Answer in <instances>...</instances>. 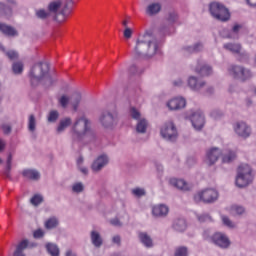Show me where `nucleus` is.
<instances>
[{
    "instance_id": "obj_19",
    "label": "nucleus",
    "mask_w": 256,
    "mask_h": 256,
    "mask_svg": "<svg viewBox=\"0 0 256 256\" xmlns=\"http://www.w3.org/2000/svg\"><path fill=\"white\" fill-rule=\"evenodd\" d=\"M170 185H172V187H176V189H180V191H191V186L182 179L172 178L170 179Z\"/></svg>"
},
{
    "instance_id": "obj_47",
    "label": "nucleus",
    "mask_w": 256,
    "mask_h": 256,
    "mask_svg": "<svg viewBox=\"0 0 256 256\" xmlns=\"http://www.w3.org/2000/svg\"><path fill=\"white\" fill-rule=\"evenodd\" d=\"M231 213L232 215H243V213H245V208L243 206H232Z\"/></svg>"
},
{
    "instance_id": "obj_41",
    "label": "nucleus",
    "mask_w": 256,
    "mask_h": 256,
    "mask_svg": "<svg viewBox=\"0 0 256 256\" xmlns=\"http://www.w3.org/2000/svg\"><path fill=\"white\" fill-rule=\"evenodd\" d=\"M36 127H37V121L35 120V115L31 114L28 120V131L33 133L35 132Z\"/></svg>"
},
{
    "instance_id": "obj_33",
    "label": "nucleus",
    "mask_w": 256,
    "mask_h": 256,
    "mask_svg": "<svg viewBox=\"0 0 256 256\" xmlns=\"http://www.w3.org/2000/svg\"><path fill=\"white\" fill-rule=\"evenodd\" d=\"M224 49L236 55L241 54V44L227 43V44H224Z\"/></svg>"
},
{
    "instance_id": "obj_7",
    "label": "nucleus",
    "mask_w": 256,
    "mask_h": 256,
    "mask_svg": "<svg viewBox=\"0 0 256 256\" xmlns=\"http://www.w3.org/2000/svg\"><path fill=\"white\" fill-rule=\"evenodd\" d=\"M98 121L103 129H113L117 125V112L103 110L100 113Z\"/></svg>"
},
{
    "instance_id": "obj_10",
    "label": "nucleus",
    "mask_w": 256,
    "mask_h": 256,
    "mask_svg": "<svg viewBox=\"0 0 256 256\" xmlns=\"http://www.w3.org/2000/svg\"><path fill=\"white\" fill-rule=\"evenodd\" d=\"M206 239L207 241H210V243L216 245V247H220V249H229V247H231V240H229L227 235L221 232H216Z\"/></svg>"
},
{
    "instance_id": "obj_58",
    "label": "nucleus",
    "mask_w": 256,
    "mask_h": 256,
    "mask_svg": "<svg viewBox=\"0 0 256 256\" xmlns=\"http://www.w3.org/2000/svg\"><path fill=\"white\" fill-rule=\"evenodd\" d=\"M241 29H243V25L241 24H235L232 27V33H234L235 35H237L239 33V31H241Z\"/></svg>"
},
{
    "instance_id": "obj_40",
    "label": "nucleus",
    "mask_w": 256,
    "mask_h": 256,
    "mask_svg": "<svg viewBox=\"0 0 256 256\" xmlns=\"http://www.w3.org/2000/svg\"><path fill=\"white\" fill-rule=\"evenodd\" d=\"M129 113H130V117L135 121H139L143 119V117H141V112L135 107H130Z\"/></svg>"
},
{
    "instance_id": "obj_44",
    "label": "nucleus",
    "mask_w": 256,
    "mask_h": 256,
    "mask_svg": "<svg viewBox=\"0 0 256 256\" xmlns=\"http://www.w3.org/2000/svg\"><path fill=\"white\" fill-rule=\"evenodd\" d=\"M177 19H179V16L177 15V12L170 11L167 16V21L170 23V25H173L174 23H177Z\"/></svg>"
},
{
    "instance_id": "obj_42",
    "label": "nucleus",
    "mask_w": 256,
    "mask_h": 256,
    "mask_svg": "<svg viewBox=\"0 0 256 256\" xmlns=\"http://www.w3.org/2000/svg\"><path fill=\"white\" fill-rule=\"evenodd\" d=\"M72 106L74 111H77V107H79V104L81 103V94L76 93L72 96Z\"/></svg>"
},
{
    "instance_id": "obj_14",
    "label": "nucleus",
    "mask_w": 256,
    "mask_h": 256,
    "mask_svg": "<svg viewBox=\"0 0 256 256\" xmlns=\"http://www.w3.org/2000/svg\"><path fill=\"white\" fill-rule=\"evenodd\" d=\"M109 164V156L106 154H101L100 156L97 157L96 160L91 165L92 171L95 173H99L103 167H106Z\"/></svg>"
},
{
    "instance_id": "obj_9",
    "label": "nucleus",
    "mask_w": 256,
    "mask_h": 256,
    "mask_svg": "<svg viewBox=\"0 0 256 256\" xmlns=\"http://www.w3.org/2000/svg\"><path fill=\"white\" fill-rule=\"evenodd\" d=\"M230 75L234 77V79H239L240 81H249L251 77H253V73L251 70L238 65H233L228 69Z\"/></svg>"
},
{
    "instance_id": "obj_17",
    "label": "nucleus",
    "mask_w": 256,
    "mask_h": 256,
    "mask_svg": "<svg viewBox=\"0 0 256 256\" xmlns=\"http://www.w3.org/2000/svg\"><path fill=\"white\" fill-rule=\"evenodd\" d=\"M219 157H221V150L217 147L211 148L206 153V162L208 165H215L219 161Z\"/></svg>"
},
{
    "instance_id": "obj_27",
    "label": "nucleus",
    "mask_w": 256,
    "mask_h": 256,
    "mask_svg": "<svg viewBox=\"0 0 256 256\" xmlns=\"http://www.w3.org/2000/svg\"><path fill=\"white\" fill-rule=\"evenodd\" d=\"M90 239L92 242V245H94V247H97L99 249V247H101V245H103V238H101V234H99V232L93 230L90 233Z\"/></svg>"
},
{
    "instance_id": "obj_52",
    "label": "nucleus",
    "mask_w": 256,
    "mask_h": 256,
    "mask_svg": "<svg viewBox=\"0 0 256 256\" xmlns=\"http://www.w3.org/2000/svg\"><path fill=\"white\" fill-rule=\"evenodd\" d=\"M37 18L38 19H47L49 16V12L45 11V10H38L36 12Z\"/></svg>"
},
{
    "instance_id": "obj_45",
    "label": "nucleus",
    "mask_w": 256,
    "mask_h": 256,
    "mask_svg": "<svg viewBox=\"0 0 256 256\" xmlns=\"http://www.w3.org/2000/svg\"><path fill=\"white\" fill-rule=\"evenodd\" d=\"M59 119V112L57 110L50 111L48 115V122L49 123H55Z\"/></svg>"
},
{
    "instance_id": "obj_31",
    "label": "nucleus",
    "mask_w": 256,
    "mask_h": 256,
    "mask_svg": "<svg viewBox=\"0 0 256 256\" xmlns=\"http://www.w3.org/2000/svg\"><path fill=\"white\" fill-rule=\"evenodd\" d=\"M196 73H199L202 75V77H209V75H212L213 73V68L207 64H204L200 68H196Z\"/></svg>"
},
{
    "instance_id": "obj_28",
    "label": "nucleus",
    "mask_w": 256,
    "mask_h": 256,
    "mask_svg": "<svg viewBox=\"0 0 256 256\" xmlns=\"http://www.w3.org/2000/svg\"><path fill=\"white\" fill-rule=\"evenodd\" d=\"M183 51L186 55H191V53H199V51H203V44L200 42H197L193 46L184 47Z\"/></svg>"
},
{
    "instance_id": "obj_1",
    "label": "nucleus",
    "mask_w": 256,
    "mask_h": 256,
    "mask_svg": "<svg viewBox=\"0 0 256 256\" xmlns=\"http://www.w3.org/2000/svg\"><path fill=\"white\" fill-rule=\"evenodd\" d=\"M159 40L152 33L145 32L138 36L134 48L135 56L140 59H150L159 53Z\"/></svg>"
},
{
    "instance_id": "obj_57",
    "label": "nucleus",
    "mask_w": 256,
    "mask_h": 256,
    "mask_svg": "<svg viewBox=\"0 0 256 256\" xmlns=\"http://www.w3.org/2000/svg\"><path fill=\"white\" fill-rule=\"evenodd\" d=\"M2 130H3V133H4L5 135H9V133H11V131H12L11 125H9V124H3V125H2Z\"/></svg>"
},
{
    "instance_id": "obj_16",
    "label": "nucleus",
    "mask_w": 256,
    "mask_h": 256,
    "mask_svg": "<svg viewBox=\"0 0 256 256\" xmlns=\"http://www.w3.org/2000/svg\"><path fill=\"white\" fill-rule=\"evenodd\" d=\"M187 85L192 91H201L207 83L203 80H199L196 76H189L187 79Z\"/></svg>"
},
{
    "instance_id": "obj_20",
    "label": "nucleus",
    "mask_w": 256,
    "mask_h": 256,
    "mask_svg": "<svg viewBox=\"0 0 256 256\" xmlns=\"http://www.w3.org/2000/svg\"><path fill=\"white\" fill-rule=\"evenodd\" d=\"M0 32L3 33V35H6V37H17V35H19V32H17L13 26L5 23H0Z\"/></svg>"
},
{
    "instance_id": "obj_26",
    "label": "nucleus",
    "mask_w": 256,
    "mask_h": 256,
    "mask_svg": "<svg viewBox=\"0 0 256 256\" xmlns=\"http://www.w3.org/2000/svg\"><path fill=\"white\" fill-rule=\"evenodd\" d=\"M29 247V240L24 239L22 240L17 246L13 253V256H26L25 249Z\"/></svg>"
},
{
    "instance_id": "obj_62",
    "label": "nucleus",
    "mask_w": 256,
    "mask_h": 256,
    "mask_svg": "<svg viewBox=\"0 0 256 256\" xmlns=\"http://www.w3.org/2000/svg\"><path fill=\"white\" fill-rule=\"evenodd\" d=\"M110 223L111 225H114V227H121V222L117 218L112 219Z\"/></svg>"
},
{
    "instance_id": "obj_30",
    "label": "nucleus",
    "mask_w": 256,
    "mask_h": 256,
    "mask_svg": "<svg viewBox=\"0 0 256 256\" xmlns=\"http://www.w3.org/2000/svg\"><path fill=\"white\" fill-rule=\"evenodd\" d=\"M61 5H63V0H54L49 3L48 11L57 15V13H59V9H61Z\"/></svg>"
},
{
    "instance_id": "obj_3",
    "label": "nucleus",
    "mask_w": 256,
    "mask_h": 256,
    "mask_svg": "<svg viewBox=\"0 0 256 256\" xmlns=\"http://www.w3.org/2000/svg\"><path fill=\"white\" fill-rule=\"evenodd\" d=\"M29 77L33 87H37L39 83H42L44 87H51L57 81L49 75V64L45 62L35 63L30 69Z\"/></svg>"
},
{
    "instance_id": "obj_21",
    "label": "nucleus",
    "mask_w": 256,
    "mask_h": 256,
    "mask_svg": "<svg viewBox=\"0 0 256 256\" xmlns=\"http://www.w3.org/2000/svg\"><path fill=\"white\" fill-rule=\"evenodd\" d=\"M168 213H169V207L163 204L154 206L152 209V215H154V217H167Z\"/></svg>"
},
{
    "instance_id": "obj_36",
    "label": "nucleus",
    "mask_w": 256,
    "mask_h": 256,
    "mask_svg": "<svg viewBox=\"0 0 256 256\" xmlns=\"http://www.w3.org/2000/svg\"><path fill=\"white\" fill-rule=\"evenodd\" d=\"M71 122V118H64L60 120V123L57 127V133H63V131H65V129L71 125Z\"/></svg>"
},
{
    "instance_id": "obj_64",
    "label": "nucleus",
    "mask_w": 256,
    "mask_h": 256,
    "mask_svg": "<svg viewBox=\"0 0 256 256\" xmlns=\"http://www.w3.org/2000/svg\"><path fill=\"white\" fill-rule=\"evenodd\" d=\"M246 2L250 7H256V0H246Z\"/></svg>"
},
{
    "instance_id": "obj_12",
    "label": "nucleus",
    "mask_w": 256,
    "mask_h": 256,
    "mask_svg": "<svg viewBox=\"0 0 256 256\" xmlns=\"http://www.w3.org/2000/svg\"><path fill=\"white\" fill-rule=\"evenodd\" d=\"M189 119L196 131H201L205 125V114L200 110L194 111L190 114Z\"/></svg>"
},
{
    "instance_id": "obj_24",
    "label": "nucleus",
    "mask_w": 256,
    "mask_h": 256,
    "mask_svg": "<svg viewBox=\"0 0 256 256\" xmlns=\"http://www.w3.org/2000/svg\"><path fill=\"white\" fill-rule=\"evenodd\" d=\"M138 238L142 245H144V247H147V249H151V247H153V239L151 238V236H149V234H147V232H139Z\"/></svg>"
},
{
    "instance_id": "obj_53",
    "label": "nucleus",
    "mask_w": 256,
    "mask_h": 256,
    "mask_svg": "<svg viewBox=\"0 0 256 256\" xmlns=\"http://www.w3.org/2000/svg\"><path fill=\"white\" fill-rule=\"evenodd\" d=\"M210 115L212 119H221L223 112L220 110H213Z\"/></svg>"
},
{
    "instance_id": "obj_56",
    "label": "nucleus",
    "mask_w": 256,
    "mask_h": 256,
    "mask_svg": "<svg viewBox=\"0 0 256 256\" xmlns=\"http://www.w3.org/2000/svg\"><path fill=\"white\" fill-rule=\"evenodd\" d=\"M11 169L12 166H6L4 171H3V175L4 177H6V179H11Z\"/></svg>"
},
{
    "instance_id": "obj_5",
    "label": "nucleus",
    "mask_w": 256,
    "mask_h": 256,
    "mask_svg": "<svg viewBox=\"0 0 256 256\" xmlns=\"http://www.w3.org/2000/svg\"><path fill=\"white\" fill-rule=\"evenodd\" d=\"M209 11L212 17L214 19H217V21H229L231 18V14L229 13V9L225 7V5L219 3V2H211L209 4Z\"/></svg>"
},
{
    "instance_id": "obj_46",
    "label": "nucleus",
    "mask_w": 256,
    "mask_h": 256,
    "mask_svg": "<svg viewBox=\"0 0 256 256\" xmlns=\"http://www.w3.org/2000/svg\"><path fill=\"white\" fill-rule=\"evenodd\" d=\"M84 190H85V186H83V183L81 182H77L72 186L73 193H83Z\"/></svg>"
},
{
    "instance_id": "obj_6",
    "label": "nucleus",
    "mask_w": 256,
    "mask_h": 256,
    "mask_svg": "<svg viewBox=\"0 0 256 256\" xmlns=\"http://www.w3.org/2000/svg\"><path fill=\"white\" fill-rule=\"evenodd\" d=\"M160 134L162 139H165V141H168L169 143H175L177 139L179 138V132L177 131V126H175V123L168 121L165 122L161 129Z\"/></svg>"
},
{
    "instance_id": "obj_59",
    "label": "nucleus",
    "mask_w": 256,
    "mask_h": 256,
    "mask_svg": "<svg viewBox=\"0 0 256 256\" xmlns=\"http://www.w3.org/2000/svg\"><path fill=\"white\" fill-rule=\"evenodd\" d=\"M173 85L174 87H183V85H185V82H183V79L178 78L173 81Z\"/></svg>"
},
{
    "instance_id": "obj_50",
    "label": "nucleus",
    "mask_w": 256,
    "mask_h": 256,
    "mask_svg": "<svg viewBox=\"0 0 256 256\" xmlns=\"http://www.w3.org/2000/svg\"><path fill=\"white\" fill-rule=\"evenodd\" d=\"M132 193L135 195V197H144L146 192L143 188H135L132 190Z\"/></svg>"
},
{
    "instance_id": "obj_60",
    "label": "nucleus",
    "mask_w": 256,
    "mask_h": 256,
    "mask_svg": "<svg viewBox=\"0 0 256 256\" xmlns=\"http://www.w3.org/2000/svg\"><path fill=\"white\" fill-rule=\"evenodd\" d=\"M6 166L13 167V155L12 154L8 155L7 160H6Z\"/></svg>"
},
{
    "instance_id": "obj_22",
    "label": "nucleus",
    "mask_w": 256,
    "mask_h": 256,
    "mask_svg": "<svg viewBox=\"0 0 256 256\" xmlns=\"http://www.w3.org/2000/svg\"><path fill=\"white\" fill-rule=\"evenodd\" d=\"M172 228L178 233H183L187 230V221L183 218H177L173 221Z\"/></svg>"
},
{
    "instance_id": "obj_23",
    "label": "nucleus",
    "mask_w": 256,
    "mask_h": 256,
    "mask_svg": "<svg viewBox=\"0 0 256 256\" xmlns=\"http://www.w3.org/2000/svg\"><path fill=\"white\" fill-rule=\"evenodd\" d=\"M161 3L159 2H154L151 3L146 7V15H149V17H153L155 15H158V13H161Z\"/></svg>"
},
{
    "instance_id": "obj_11",
    "label": "nucleus",
    "mask_w": 256,
    "mask_h": 256,
    "mask_svg": "<svg viewBox=\"0 0 256 256\" xmlns=\"http://www.w3.org/2000/svg\"><path fill=\"white\" fill-rule=\"evenodd\" d=\"M17 0H6V4L0 2V17L7 19L13 17V10L17 8Z\"/></svg>"
},
{
    "instance_id": "obj_4",
    "label": "nucleus",
    "mask_w": 256,
    "mask_h": 256,
    "mask_svg": "<svg viewBox=\"0 0 256 256\" xmlns=\"http://www.w3.org/2000/svg\"><path fill=\"white\" fill-rule=\"evenodd\" d=\"M253 183V170L248 164H242L238 167L235 184L240 189Z\"/></svg>"
},
{
    "instance_id": "obj_39",
    "label": "nucleus",
    "mask_w": 256,
    "mask_h": 256,
    "mask_svg": "<svg viewBox=\"0 0 256 256\" xmlns=\"http://www.w3.org/2000/svg\"><path fill=\"white\" fill-rule=\"evenodd\" d=\"M174 256H189V249L187 246H179L175 249Z\"/></svg>"
},
{
    "instance_id": "obj_49",
    "label": "nucleus",
    "mask_w": 256,
    "mask_h": 256,
    "mask_svg": "<svg viewBox=\"0 0 256 256\" xmlns=\"http://www.w3.org/2000/svg\"><path fill=\"white\" fill-rule=\"evenodd\" d=\"M223 224L226 225V227H229L230 229H234L235 223L229 219L227 216H222Z\"/></svg>"
},
{
    "instance_id": "obj_55",
    "label": "nucleus",
    "mask_w": 256,
    "mask_h": 256,
    "mask_svg": "<svg viewBox=\"0 0 256 256\" xmlns=\"http://www.w3.org/2000/svg\"><path fill=\"white\" fill-rule=\"evenodd\" d=\"M44 235H45V232H43V230H41V229H38V230L34 231V233H33L34 239H41V238H43Z\"/></svg>"
},
{
    "instance_id": "obj_48",
    "label": "nucleus",
    "mask_w": 256,
    "mask_h": 256,
    "mask_svg": "<svg viewBox=\"0 0 256 256\" xmlns=\"http://www.w3.org/2000/svg\"><path fill=\"white\" fill-rule=\"evenodd\" d=\"M59 104L63 109H66L67 105H69V97L67 95H62L59 99Z\"/></svg>"
},
{
    "instance_id": "obj_2",
    "label": "nucleus",
    "mask_w": 256,
    "mask_h": 256,
    "mask_svg": "<svg viewBox=\"0 0 256 256\" xmlns=\"http://www.w3.org/2000/svg\"><path fill=\"white\" fill-rule=\"evenodd\" d=\"M93 123L87 116L78 117L72 126V145L75 147L76 143H81L85 137L88 141H95L97 134L92 128Z\"/></svg>"
},
{
    "instance_id": "obj_25",
    "label": "nucleus",
    "mask_w": 256,
    "mask_h": 256,
    "mask_svg": "<svg viewBox=\"0 0 256 256\" xmlns=\"http://www.w3.org/2000/svg\"><path fill=\"white\" fill-rule=\"evenodd\" d=\"M74 3L73 0H65L63 7L58 14L62 15V17H69L73 11Z\"/></svg>"
},
{
    "instance_id": "obj_37",
    "label": "nucleus",
    "mask_w": 256,
    "mask_h": 256,
    "mask_svg": "<svg viewBox=\"0 0 256 256\" xmlns=\"http://www.w3.org/2000/svg\"><path fill=\"white\" fill-rule=\"evenodd\" d=\"M24 64L21 61L13 62L12 64V72L14 75H21L23 73Z\"/></svg>"
},
{
    "instance_id": "obj_15",
    "label": "nucleus",
    "mask_w": 256,
    "mask_h": 256,
    "mask_svg": "<svg viewBox=\"0 0 256 256\" xmlns=\"http://www.w3.org/2000/svg\"><path fill=\"white\" fill-rule=\"evenodd\" d=\"M187 105V100L183 97H176L167 102V107L170 111H179V109H184Z\"/></svg>"
},
{
    "instance_id": "obj_18",
    "label": "nucleus",
    "mask_w": 256,
    "mask_h": 256,
    "mask_svg": "<svg viewBox=\"0 0 256 256\" xmlns=\"http://www.w3.org/2000/svg\"><path fill=\"white\" fill-rule=\"evenodd\" d=\"M21 175L24 179H29L30 181H39L41 179V173L31 168L22 170Z\"/></svg>"
},
{
    "instance_id": "obj_29",
    "label": "nucleus",
    "mask_w": 256,
    "mask_h": 256,
    "mask_svg": "<svg viewBox=\"0 0 256 256\" xmlns=\"http://www.w3.org/2000/svg\"><path fill=\"white\" fill-rule=\"evenodd\" d=\"M148 127H149V122L147 121V119L142 118L137 121L136 132H138L140 134H145V133H147Z\"/></svg>"
},
{
    "instance_id": "obj_38",
    "label": "nucleus",
    "mask_w": 256,
    "mask_h": 256,
    "mask_svg": "<svg viewBox=\"0 0 256 256\" xmlns=\"http://www.w3.org/2000/svg\"><path fill=\"white\" fill-rule=\"evenodd\" d=\"M59 225V220L56 217L49 218L45 222L46 229H55Z\"/></svg>"
},
{
    "instance_id": "obj_61",
    "label": "nucleus",
    "mask_w": 256,
    "mask_h": 256,
    "mask_svg": "<svg viewBox=\"0 0 256 256\" xmlns=\"http://www.w3.org/2000/svg\"><path fill=\"white\" fill-rule=\"evenodd\" d=\"M213 93H215V88H213V86H207L205 94L206 95H213Z\"/></svg>"
},
{
    "instance_id": "obj_34",
    "label": "nucleus",
    "mask_w": 256,
    "mask_h": 256,
    "mask_svg": "<svg viewBox=\"0 0 256 256\" xmlns=\"http://www.w3.org/2000/svg\"><path fill=\"white\" fill-rule=\"evenodd\" d=\"M47 253L51 256H59V247L55 243H47L45 245Z\"/></svg>"
},
{
    "instance_id": "obj_51",
    "label": "nucleus",
    "mask_w": 256,
    "mask_h": 256,
    "mask_svg": "<svg viewBox=\"0 0 256 256\" xmlns=\"http://www.w3.org/2000/svg\"><path fill=\"white\" fill-rule=\"evenodd\" d=\"M197 219L200 223H205L206 221H211V216L209 214H198Z\"/></svg>"
},
{
    "instance_id": "obj_32",
    "label": "nucleus",
    "mask_w": 256,
    "mask_h": 256,
    "mask_svg": "<svg viewBox=\"0 0 256 256\" xmlns=\"http://www.w3.org/2000/svg\"><path fill=\"white\" fill-rule=\"evenodd\" d=\"M235 159H237V154L235 153V151L228 150L223 153V156H222L223 163H233Z\"/></svg>"
},
{
    "instance_id": "obj_35",
    "label": "nucleus",
    "mask_w": 256,
    "mask_h": 256,
    "mask_svg": "<svg viewBox=\"0 0 256 256\" xmlns=\"http://www.w3.org/2000/svg\"><path fill=\"white\" fill-rule=\"evenodd\" d=\"M0 50L3 51V53H5L6 57H8L10 61H15L16 59H19V53L15 50L5 51V47H3L1 44H0Z\"/></svg>"
},
{
    "instance_id": "obj_63",
    "label": "nucleus",
    "mask_w": 256,
    "mask_h": 256,
    "mask_svg": "<svg viewBox=\"0 0 256 256\" xmlns=\"http://www.w3.org/2000/svg\"><path fill=\"white\" fill-rule=\"evenodd\" d=\"M137 66L136 65H132V66H130V68H129V73L131 74V75H135V74H137Z\"/></svg>"
},
{
    "instance_id": "obj_13",
    "label": "nucleus",
    "mask_w": 256,
    "mask_h": 256,
    "mask_svg": "<svg viewBox=\"0 0 256 256\" xmlns=\"http://www.w3.org/2000/svg\"><path fill=\"white\" fill-rule=\"evenodd\" d=\"M234 131L237 136L242 137V139H247V137H251V127L245 122H237L234 126Z\"/></svg>"
},
{
    "instance_id": "obj_43",
    "label": "nucleus",
    "mask_w": 256,
    "mask_h": 256,
    "mask_svg": "<svg viewBox=\"0 0 256 256\" xmlns=\"http://www.w3.org/2000/svg\"><path fill=\"white\" fill-rule=\"evenodd\" d=\"M42 202L43 196H41L40 194H36L30 199V203L31 205H34V207H38V205H41Z\"/></svg>"
},
{
    "instance_id": "obj_54",
    "label": "nucleus",
    "mask_w": 256,
    "mask_h": 256,
    "mask_svg": "<svg viewBox=\"0 0 256 256\" xmlns=\"http://www.w3.org/2000/svg\"><path fill=\"white\" fill-rule=\"evenodd\" d=\"M123 35H124V37H125L126 39H131V37H133V30H132L131 28H129V27H126V28L124 29Z\"/></svg>"
},
{
    "instance_id": "obj_8",
    "label": "nucleus",
    "mask_w": 256,
    "mask_h": 256,
    "mask_svg": "<svg viewBox=\"0 0 256 256\" xmlns=\"http://www.w3.org/2000/svg\"><path fill=\"white\" fill-rule=\"evenodd\" d=\"M217 199H219V192L215 189H206L194 195L195 203H201L202 201V203L211 204L215 203Z\"/></svg>"
}]
</instances>
